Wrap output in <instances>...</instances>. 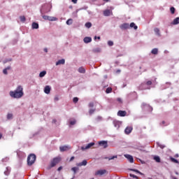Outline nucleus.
Returning a JSON list of instances; mask_svg holds the SVG:
<instances>
[{
    "label": "nucleus",
    "mask_w": 179,
    "mask_h": 179,
    "mask_svg": "<svg viewBox=\"0 0 179 179\" xmlns=\"http://www.w3.org/2000/svg\"><path fill=\"white\" fill-rule=\"evenodd\" d=\"M24 94L23 87L22 85H18L15 90L10 92V96L13 99H22Z\"/></svg>",
    "instance_id": "f257e3e1"
},
{
    "label": "nucleus",
    "mask_w": 179,
    "mask_h": 179,
    "mask_svg": "<svg viewBox=\"0 0 179 179\" xmlns=\"http://www.w3.org/2000/svg\"><path fill=\"white\" fill-rule=\"evenodd\" d=\"M36 162V155L30 154L27 157V164L28 166H33Z\"/></svg>",
    "instance_id": "f03ea898"
},
{
    "label": "nucleus",
    "mask_w": 179,
    "mask_h": 179,
    "mask_svg": "<svg viewBox=\"0 0 179 179\" xmlns=\"http://www.w3.org/2000/svg\"><path fill=\"white\" fill-rule=\"evenodd\" d=\"M61 162V157H55L50 162V167H55Z\"/></svg>",
    "instance_id": "7ed1b4c3"
},
{
    "label": "nucleus",
    "mask_w": 179,
    "mask_h": 179,
    "mask_svg": "<svg viewBox=\"0 0 179 179\" xmlns=\"http://www.w3.org/2000/svg\"><path fill=\"white\" fill-rule=\"evenodd\" d=\"M92 146H94V143H90L87 145H84V146L81 147V150H86L87 149H90V148H92Z\"/></svg>",
    "instance_id": "20e7f679"
},
{
    "label": "nucleus",
    "mask_w": 179,
    "mask_h": 179,
    "mask_svg": "<svg viewBox=\"0 0 179 179\" xmlns=\"http://www.w3.org/2000/svg\"><path fill=\"white\" fill-rule=\"evenodd\" d=\"M113 125L115 128H117V129H118L120 128V127H121V122H120L118 120H114Z\"/></svg>",
    "instance_id": "39448f33"
},
{
    "label": "nucleus",
    "mask_w": 179,
    "mask_h": 179,
    "mask_svg": "<svg viewBox=\"0 0 179 179\" xmlns=\"http://www.w3.org/2000/svg\"><path fill=\"white\" fill-rule=\"evenodd\" d=\"M71 148L68 145L61 146L59 148L60 152H66V150H69Z\"/></svg>",
    "instance_id": "423d86ee"
},
{
    "label": "nucleus",
    "mask_w": 179,
    "mask_h": 179,
    "mask_svg": "<svg viewBox=\"0 0 179 179\" xmlns=\"http://www.w3.org/2000/svg\"><path fill=\"white\" fill-rule=\"evenodd\" d=\"M99 145H100V146H103V149H106V148L108 147V144L107 143V141H99Z\"/></svg>",
    "instance_id": "0eeeda50"
},
{
    "label": "nucleus",
    "mask_w": 179,
    "mask_h": 179,
    "mask_svg": "<svg viewBox=\"0 0 179 179\" xmlns=\"http://www.w3.org/2000/svg\"><path fill=\"white\" fill-rule=\"evenodd\" d=\"M124 157H126V159H127V160H129V162H130L131 163H134V157H132L130 155H124Z\"/></svg>",
    "instance_id": "6e6552de"
},
{
    "label": "nucleus",
    "mask_w": 179,
    "mask_h": 179,
    "mask_svg": "<svg viewBox=\"0 0 179 179\" xmlns=\"http://www.w3.org/2000/svg\"><path fill=\"white\" fill-rule=\"evenodd\" d=\"M117 115L119 117H125L127 115V111H125V110H119L117 112Z\"/></svg>",
    "instance_id": "1a4fd4ad"
},
{
    "label": "nucleus",
    "mask_w": 179,
    "mask_h": 179,
    "mask_svg": "<svg viewBox=\"0 0 179 179\" xmlns=\"http://www.w3.org/2000/svg\"><path fill=\"white\" fill-rule=\"evenodd\" d=\"M132 127H127L125 130L124 132L127 135H129V134H131V132H132Z\"/></svg>",
    "instance_id": "9d476101"
},
{
    "label": "nucleus",
    "mask_w": 179,
    "mask_h": 179,
    "mask_svg": "<svg viewBox=\"0 0 179 179\" xmlns=\"http://www.w3.org/2000/svg\"><path fill=\"white\" fill-rule=\"evenodd\" d=\"M107 173V171L106 170H99L97 171L95 173L96 176H103V174H106Z\"/></svg>",
    "instance_id": "9b49d317"
},
{
    "label": "nucleus",
    "mask_w": 179,
    "mask_h": 179,
    "mask_svg": "<svg viewBox=\"0 0 179 179\" xmlns=\"http://www.w3.org/2000/svg\"><path fill=\"white\" fill-rule=\"evenodd\" d=\"M44 92L46 94H50V92H51V87L50 85H47L45 87Z\"/></svg>",
    "instance_id": "f8f14e48"
},
{
    "label": "nucleus",
    "mask_w": 179,
    "mask_h": 179,
    "mask_svg": "<svg viewBox=\"0 0 179 179\" xmlns=\"http://www.w3.org/2000/svg\"><path fill=\"white\" fill-rule=\"evenodd\" d=\"M120 29H122V30H125L127 29H129V24L127 23H124V24L120 25Z\"/></svg>",
    "instance_id": "ddd939ff"
},
{
    "label": "nucleus",
    "mask_w": 179,
    "mask_h": 179,
    "mask_svg": "<svg viewBox=\"0 0 179 179\" xmlns=\"http://www.w3.org/2000/svg\"><path fill=\"white\" fill-rule=\"evenodd\" d=\"M83 41L86 44H87L89 43H92V38H90V37H85V38H84Z\"/></svg>",
    "instance_id": "4468645a"
},
{
    "label": "nucleus",
    "mask_w": 179,
    "mask_h": 179,
    "mask_svg": "<svg viewBox=\"0 0 179 179\" xmlns=\"http://www.w3.org/2000/svg\"><path fill=\"white\" fill-rule=\"evenodd\" d=\"M65 64V59H62L60 60H59L58 62H56V65H64Z\"/></svg>",
    "instance_id": "2eb2a0df"
},
{
    "label": "nucleus",
    "mask_w": 179,
    "mask_h": 179,
    "mask_svg": "<svg viewBox=\"0 0 179 179\" xmlns=\"http://www.w3.org/2000/svg\"><path fill=\"white\" fill-rule=\"evenodd\" d=\"M87 164V161L83 160L82 162L77 164V166H79L80 167L82 166H86Z\"/></svg>",
    "instance_id": "dca6fc26"
},
{
    "label": "nucleus",
    "mask_w": 179,
    "mask_h": 179,
    "mask_svg": "<svg viewBox=\"0 0 179 179\" xmlns=\"http://www.w3.org/2000/svg\"><path fill=\"white\" fill-rule=\"evenodd\" d=\"M78 72L80 73H86V69H85V68H83V67H80L78 69Z\"/></svg>",
    "instance_id": "f3484780"
},
{
    "label": "nucleus",
    "mask_w": 179,
    "mask_h": 179,
    "mask_svg": "<svg viewBox=\"0 0 179 179\" xmlns=\"http://www.w3.org/2000/svg\"><path fill=\"white\" fill-rule=\"evenodd\" d=\"M151 52L154 55H157V54L159 52V50H157V48H154V49L152 50Z\"/></svg>",
    "instance_id": "a211bd4d"
},
{
    "label": "nucleus",
    "mask_w": 179,
    "mask_h": 179,
    "mask_svg": "<svg viewBox=\"0 0 179 179\" xmlns=\"http://www.w3.org/2000/svg\"><path fill=\"white\" fill-rule=\"evenodd\" d=\"M46 74H47V71H41L39 73V77L40 78H44V76H45Z\"/></svg>",
    "instance_id": "6ab92c4d"
},
{
    "label": "nucleus",
    "mask_w": 179,
    "mask_h": 179,
    "mask_svg": "<svg viewBox=\"0 0 179 179\" xmlns=\"http://www.w3.org/2000/svg\"><path fill=\"white\" fill-rule=\"evenodd\" d=\"M154 160H155L157 163H160V162H161L160 157H159V156H155V157H154Z\"/></svg>",
    "instance_id": "aec40b11"
},
{
    "label": "nucleus",
    "mask_w": 179,
    "mask_h": 179,
    "mask_svg": "<svg viewBox=\"0 0 179 179\" xmlns=\"http://www.w3.org/2000/svg\"><path fill=\"white\" fill-rule=\"evenodd\" d=\"M179 23V17L175 18L173 21V24H178Z\"/></svg>",
    "instance_id": "412c9836"
},
{
    "label": "nucleus",
    "mask_w": 179,
    "mask_h": 179,
    "mask_svg": "<svg viewBox=\"0 0 179 179\" xmlns=\"http://www.w3.org/2000/svg\"><path fill=\"white\" fill-rule=\"evenodd\" d=\"M32 29H38V23L33 22L32 23Z\"/></svg>",
    "instance_id": "4be33fe9"
},
{
    "label": "nucleus",
    "mask_w": 179,
    "mask_h": 179,
    "mask_svg": "<svg viewBox=\"0 0 179 179\" xmlns=\"http://www.w3.org/2000/svg\"><path fill=\"white\" fill-rule=\"evenodd\" d=\"M130 27H134V30H137L138 29V26H136L134 22H131L130 24Z\"/></svg>",
    "instance_id": "5701e85b"
},
{
    "label": "nucleus",
    "mask_w": 179,
    "mask_h": 179,
    "mask_svg": "<svg viewBox=\"0 0 179 179\" xmlns=\"http://www.w3.org/2000/svg\"><path fill=\"white\" fill-rule=\"evenodd\" d=\"M154 31L157 36H160V29L159 28H155L154 29Z\"/></svg>",
    "instance_id": "b1692460"
},
{
    "label": "nucleus",
    "mask_w": 179,
    "mask_h": 179,
    "mask_svg": "<svg viewBox=\"0 0 179 179\" xmlns=\"http://www.w3.org/2000/svg\"><path fill=\"white\" fill-rule=\"evenodd\" d=\"M170 159H171V161L173 163H176V164H179L178 160L176 159L173 158V157H171Z\"/></svg>",
    "instance_id": "393cba45"
},
{
    "label": "nucleus",
    "mask_w": 179,
    "mask_h": 179,
    "mask_svg": "<svg viewBox=\"0 0 179 179\" xmlns=\"http://www.w3.org/2000/svg\"><path fill=\"white\" fill-rule=\"evenodd\" d=\"M130 170H131V171H134L135 173H138L141 176H143V173H141V171H139L138 169H130Z\"/></svg>",
    "instance_id": "a878e982"
},
{
    "label": "nucleus",
    "mask_w": 179,
    "mask_h": 179,
    "mask_svg": "<svg viewBox=\"0 0 179 179\" xmlns=\"http://www.w3.org/2000/svg\"><path fill=\"white\" fill-rule=\"evenodd\" d=\"M104 16H110V10H106L103 11Z\"/></svg>",
    "instance_id": "bb28decb"
},
{
    "label": "nucleus",
    "mask_w": 179,
    "mask_h": 179,
    "mask_svg": "<svg viewBox=\"0 0 179 179\" xmlns=\"http://www.w3.org/2000/svg\"><path fill=\"white\" fill-rule=\"evenodd\" d=\"M78 170H79V168H78V167H73L71 169V171H73V173H74V176H75V174H76V171H78Z\"/></svg>",
    "instance_id": "cd10ccee"
},
{
    "label": "nucleus",
    "mask_w": 179,
    "mask_h": 179,
    "mask_svg": "<svg viewBox=\"0 0 179 179\" xmlns=\"http://www.w3.org/2000/svg\"><path fill=\"white\" fill-rule=\"evenodd\" d=\"M13 118V115L12 113H8L7 115V120H12Z\"/></svg>",
    "instance_id": "c85d7f7f"
},
{
    "label": "nucleus",
    "mask_w": 179,
    "mask_h": 179,
    "mask_svg": "<svg viewBox=\"0 0 179 179\" xmlns=\"http://www.w3.org/2000/svg\"><path fill=\"white\" fill-rule=\"evenodd\" d=\"M85 27H87V29H90V27H92V23L91 22L85 23Z\"/></svg>",
    "instance_id": "c756f323"
},
{
    "label": "nucleus",
    "mask_w": 179,
    "mask_h": 179,
    "mask_svg": "<svg viewBox=\"0 0 179 179\" xmlns=\"http://www.w3.org/2000/svg\"><path fill=\"white\" fill-rule=\"evenodd\" d=\"M111 92H113V88H111V87H108L106 90V93H107V94L111 93Z\"/></svg>",
    "instance_id": "7c9ffc66"
},
{
    "label": "nucleus",
    "mask_w": 179,
    "mask_h": 179,
    "mask_svg": "<svg viewBox=\"0 0 179 179\" xmlns=\"http://www.w3.org/2000/svg\"><path fill=\"white\" fill-rule=\"evenodd\" d=\"M170 11L172 13V15H174V13H176V8L174 7H171L170 8Z\"/></svg>",
    "instance_id": "2f4dec72"
},
{
    "label": "nucleus",
    "mask_w": 179,
    "mask_h": 179,
    "mask_svg": "<svg viewBox=\"0 0 179 179\" xmlns=\"http://www.w3.org/2000/svg\"><path fill=\"white\" fill-rule=\"evenodd\" d=\"M92 51H93V52H100L101 49L99 48H95V49H93Z\"/></svg>",
    "instance_id": "473e14b6"
},
{
    "label": "nucleus",
    "mask_w": 179,
    "mask_h": 179,
    "mask_svg": "<svg viewBox=\"0 0 179 179\" xmlns=\"http://www.w3.org/2000/svg\"><path fill=\"white\" fill-rule=\"evenodd\" d=\"M72 22H73V20L72 19H69L67 21H66V24H72Z\"/></svg>",
    "instance_id": "72a5a7b5"
},
{
    "label": "nucleus",
    "mask_w": 179,
    "mask_h": 179,
    "mask_svg": "<svg viewBox=\"0 0 179 179\" xmlns=\"http://www.w3.org/2000/svg\"><path fill=\"white\" fill-rule=\"evenodd\" d=\"M20 19L22 22H26V17L24 16H20Z\"/></svg>",
    "instance_id": "f704fd0d"
},
{
    "label": "nucleus",
    "mask_w": 179,
    "mask_h": 179,
    "mask_svg": "<svg viewBox=\"0 0 179 179\" xmlns=\"http://www.w3.org/2000/svg\"><path fill=\"white\" fill-rule=\"evenodd\" d=\"M117 155H114L111 157H108L107 159H108V160H114V159H117Z\"/></svg>",
    "instance_id": "c9c22d12"
},
{
    "label": "nucleus",
    "mask_w": 179,
    "mask_h": 179,
    "mask_svg": "<svg viewBox=\"0 0 179 179\" xmlns=\"http://www.w3.org/2000/svg\"><path fill=\"white\" fill-rule=\"evenodd\" d=\"M94 111H96V109H90L89 110L90 115H92V114H93V113H94Z\"/></svg>",
    "instance_id": "e433bc0d"
},
{
    "label": "nucleus",
    "mask_w": 179,
    "mask_h": 179,
    "mask_svg": "<svg viewBox=\"0 0 179 179\" xmlns=\"http://www.w3.org/2000/svg\"><path fill=\"white\" fill-rule=\"evenodd\" d=\"M9 169L8 168H6V171H4V174L5 176H9Z\"/></svg>",
    "instance_id": "4c0bfd02"
},
{
    "label": "nucleus",
    "mask_w": 179,
    "mask_h": 179,
    "mask_svg": "<svg viewBox=\"0 0 179 179\" xmlns=\"http://www.w3.org/2000/svg\"><path fill=\"white\" fill-rule=\"evenodd\" d=\"M108 45H109L110 47H111V46L114 45V42H113V41H109L108 42Z\"/></svg>",
    "instance_id": "58836bf2"
},
{
    "label": "nucleus",
    "mask_w": 179,
    "mask_h": 179,
    "mask_svg": "<svg viewBox=\"0 0 179 179\" xmlns=\"http://www.w3.org/2000/svg\"><path fill=\"white\" fill-rule=\"evenodd\" d=\"M73 103H77L79 101V99L78 97H74L73 99Z\"/></svg>",
    "instance_id": "ea45409f"
},
{
    "label": "nucleus",
    "mask_w": 179,
    "mask_h": 179,
    "mask_svg": "<svg viewBox=\"0 0 179 179\" xmlns=\"http://www.w3.org/2000/svg\"><path fill=\"white\" fill-rule=\"evenodd\" d=\"M88 107L90 108H92V107H94V103L93 102H90L88 105Z\"/></svg>",
    "instance_id": "a19ab883"
},
{
    "label": "nucleus",
    "mask_w": 179,
    "mask_h": 179,
    "mask_svg": "<svg viewBox=\"0 0 179 179\" xmlns=\"http://www.w3.org/2000/svg\"><path fill=\"white\" fill-rule=\"evenodd\" d=\"M76 124V120H73L70 122V125H75Z\"/></svg>",
    "instance_id": "79ce46f5"
},
{
    "label": "nucleus",
    "mask_w": 179,
    "mask_h": 179,
    "mask_svg": "<svg viewBox=\"0 0 179 179\" xmlns=\"http://www.w3.org/2000/svg\"><path fill=\"white\" fill-rule=\"evenodd\" d=\"M130 177H132L133 178H136L138 179V176H136V175H134L132 173H130Z\"/></svg>",
    "instance_id": "37998d69"
},
{
    "label": "nucleus",
    "mask_w": 179,
    "mask_h": 179,
    "mask_svg": "<svg viewBox=\"0 0 179 179\" xmlns=\"http://www.w3.org/2000/svg\"><path fill=\"white\" fill-rule=\"evenodd\" d=\"M55 20H58V18L55 17H52L51 22H55Z\"/></svg>",
    "instance_id": "c03bdc74"
},
{
    "label": "nucleus",
    "mask_w": 179,
    "mask_h": 179,
    "mask_svg": "<svg viewBox=\"0 0 179 179\" xmlns=\"http://www.w3.org/2000/svg\"><path fill=\"white\" fill-rule=\"evenodd\" d=\"M3 73H4V75H8V70L6 69H4L3 70Z\"/></svg>",
    "instance_id": "a18cd8bd"
},
{
    "label": "nucleus",
    "mask_w": 179,
    "mask_h": 179,
    "mask_svg": "<svg viewBox=\"0 0 179 179\" xmlns=\"http://www.w3.org/2000/svg\"><path fill=\"white\" fill-rule=\"evenodd\" d=\"M43 19H44L45 20H48L49 16H48V15H43Z\"/></svg>",
    "instance_id": "49530a36"
},
{
    "label": "nucleus",
    "mask_w": 179,
    "mask_h": 179,
    "mask_svg": "<svg viewBox=\"0 0 179 179\" xmlns=\"http://www.w3.org/2000/svg\"><path fill=\"white\" fill-rule=\"evenodd\" d=\"M146 85L148 86H150L152 85V82L150 80L147 81Z\"/></svg>",
    "instance_id": "de8ad7c7"
},
{
    "label": "nucleus",
    "mask_w": 179,
    "mask_h": 179,
    "mask_svg": "<svg viewBox=\"0 0 179 179\" xmlns=\"http://www.w3.org/2000/svg\"><path fill=\"white\" fill-rule=\"evenodd\" d=\"M6 69L7 71L10 70V69H11L10 66H7V67L6 68Z\"/></svg>",
    "instance_id": "09e8293b"
},
{
    "label": "nucleus",
    "mask_w": 179,
    "mask_h": 179,
    "mask_svg": "<svg viewBox=\"0 0 179 179\" xmlns=\"http://www.w3.org/2000/svg\"><path fill=\"white\" fill-rule=\"evenodd\" d=\"M58 100H59V98H58V96H55V101H58Z\"/></svg>",
    "instance_id": "8fccbe9b"
},
{
    "label": "nucleus",
    "mask_w": 179,
    "mask_h": 179,
    "mask_svg": "<svg viewBox=\"0 0 179 179\" xmlns=\"http://www.w3.org/2000/svg\"><path fill=\"white\" fill-rule=\"evenodd\" d=\"M75 159V157H71L69 162H73Z\"/></svg>",
    "instance_id": "3c124183"
},
{
    "label": "nucleus",
    "mask_w": 179,
    "mask_h": 179,
    "mask_svg": "<svg viewBox=\"0 0 179 179\" xmlns=\"http://www.w3.org/2000/svg\"><path fill=\"white\" fill-rule=\"evenodd\" d=\"M139 162H141V164H145V161H143L142 159H139Z\"/></svg>",
    "instance_id": "603ef678"
},
{
    "label": "nucleus",
    "mask_w": 179,
    "mask_h": 179,
    "mask_svg": "<svg viewBox=\"0 0 179 179\" xmlns=\"http://www.w3.org/2000/svg\"><path fill=\"white\" fill-rule=\"evenodd\" d=\"M72 1V2L73 3H78V0H71Z\"/></svg>",
    "instance_id": "864d4df0"
},
{
    "label": "nucleus",
    "mask_w": 179,
    "mask_h": 179,
    "mask_svg": "<svg viewBox=\"0 0 179 179\" xmlns=\"http://www.w3.org/2000/svg\"><path fill=\"white\" fill-rule=\"evenodd\" d=\"M62 169V166H59V168H58V171H61V169Z\"/></svg>",
    "instance_id": "5fc2aeb1"
},
{
    "label": "nucleus",
    "mask_w": 179,
    "mask_h": 179,
    "mask_svg": "<svg viewBox=\"0 0 179 179\" xmlns=\"http://www.w3.org/2000/svg\"><path fill=\"white\" fill-rule=\"evenodd\" d=\"M51 19H52V17H48V20H50V22H51Z\"/></svg>",
    "instance_id": "6e6d98bb"
},
{
    "label": "nucleus",
    "mask_w": 179,
    "mask_h": 179,
    "mask_svg": "<svg viewBox=\"0 0 179 179\" xmlns=\"http://www.w3.org/2000/svg\"><path fill=\"white\" fill-rule=\"evenodd\" d=\"M44 51H45V52H48V50H47V48H45Z\"/></svg>",
    "instance_id": "4d7b16f0"
},
{
    "label": "nucleus",
    "mask_w": 179,
    "mask_h": 179,
    "mask_svg": "<svg viewBox=\"0 0 179 179\" xmlns=\"http://www.w3.org/2000/svg\"><path fill=\"white\" fill-rule=\"evenodd\" d=\"M104 2H110V0H103Z\"/></svg>",
    "instance_id": "13d9d810"
},
{
    "label": "nucleus",
    "mask_w": 179,
    "mask_h": 179,
    "mask_svg": "<svg viewBox=\"0 0 179 179\" xmlns=\"http://www.w3.org/2000/svg\"><path fill=\"white\" fill-rule=\"evenodd\" d=\"M52 122H53L54 124H55V122H57V120H52Z\"/></svg>",
    "instance_id": "bf43d9fd"
},
{
    "label": "nucleus",
    "mask_w": 179,
    "mask_h": 179,
    "mask_svg": "<svg viewBox=\"0 0 179 179\" xmlns=\"http://www.w3.org/2000/svg\"><path fill=\"white\" fill-rule=\"evenodd\" d=\"M2 138V134L0 133V139Z\"/></svg>",
    "instance_id": "052dcab7"
},
{
    "label": "nucleus",
    "mask_w": 179,
    "mask_h": 179,
    "mask_svg": "<svg viewBox=\"0 0 179 179\" xmlns=\"http://www.w3.org/2000/svg\"><path fill=\"white\" fill-rule=\"evenodd\" d=\"M97 39H98V40H100V36H98V37H97Z\"/></svg>",
    "instance_id": "680f3d73"
},
{
    "label": "nucleus",
    "mask_w": 179,
    "mask_h": 179,
    "mask_svg": "<svg viewBox=\"0 0 179 179\" xmlns=\"http://www.w3.org/2000/svg\"><path fill=\"white\" fill-rule=\"evenodd\" d=\"M96 38H97V36H95V37H94V39H95V40H96Z\"/></svg>",
    "instance_id": "e2e57ef3"
},
{
    "label": "nucleus",
    "mask_w": 179,
    "mask_h": 179,
    "mask_svg": "<svg viewBox=\"0 0 179 179\" xmlns=\"http://www.w3.org/2000/svg\"><path fill=\"white\" fill-rule=\"evenodd\" d=\"M75 178V176L74 177H73L71 179H74Z\"/></svg>",
    "instance_id": "0e129e2a"
},
{
    "label": "nucleus",
    "mask_w": 179,
    "mask_h": 179,
    "mask_svg": "<svg viewBox=\"0 0 179 179\" xmlns=\"http://www.w3.org/2000/svg\"><path fill=\"white\" fill-rule=\"evenodd\" d=\"M163 124H164V122H162Z\"/></svg>",
    "instance_id": "69168bd1"
},
{
    "label": "nucleus",
    "mask_w": 179,
    "mask_h": 179,
    "mask_svg": "<svg viewBox=\"0 0 179 179\" xmlns=\"http://www.w3.org/2000/svg\"><path fill=\"white\" fill-rule=\"evenodd\" d=\"M174 179H177V178H174Z\"/></svg>",
    "instance_id": "338daca9"
}]
</instances>
